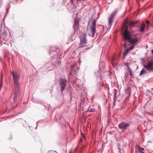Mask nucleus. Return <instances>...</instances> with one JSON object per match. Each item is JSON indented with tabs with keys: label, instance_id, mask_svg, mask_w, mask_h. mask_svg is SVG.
I'll return each mask as SVG.
<instances>
[{
	"label": "nucleus",
	"instance_id": "1",
	"mask_svg": "<svg viewBox=\"0 0 153 153\" xmlns=\"http://www.w3.org/2000/svg\"><path fill=\"white\" fill-rule=\"evenodd\" d=\"M122 35L124 41L128 40L131 44L135 45L138 42L137 37L133 38L131 36L130 33L128 30V27H126L125 30Z\"/></svg>",
	"mask_w": 153,
	"mask_h": 153
},
{
	"label": "nucleus",
	"instance_id": "2",
	"mask_svg": "<svg viewBox=\"0 0 153 153\" xmlns=\"http://www.w3.org/2000/svg\"><path fill=\"white\" fill-rule=\"evenodd\" d=\"M13 79V90L15 91L18 90L19 87V75L17 72L16 71H13L12 72Z\"/></svg>",
	"mask_w": 153,
	"mask_h": 153
},
{
	"label": "nucleus",
	"instance_id": "3",
	"mask_svg": "<svg viewBox=\"0 0 153 153\" xmlns=\"http://www.w3.org/2000/svg\"><path fill=\"white\" fill-rule=\"evenodd\" d=\"M92 20V24L91 25L90 27L91 31V33L89 34V35L92 37H94V34L96 32V20H95L90 19L88 22V24L90 23Z\"/></svg>",
	"mask_w": 153,
	"mask_h": 153
},
{
	"label": "nucleus",
	"instance_id": "4",
	"mask_svg": "<svg viewBox=\"0 0 153 153\" xmlns=\"http://www.w3.org/2000/svg\"><path fill=\"white\" fill-rule=\"evenodd\" d=\"M130 125V123L123 122L119 124L118 127L120 129L124 130H126Z\"/></svg>",
	"mask_w": 153,
	"mask_h": 153
},
{
	"label": "nucleus",
	"instance_id": "5",
	"mask_svg": "<svg viewBox=\"0 0 153 153\" xmlns=\"http://www.w3.org/2000/svg\"><path fill=\"white\" fill-rule=\"evenodd\" d=\"M66 80L65 79H61L59 80V85L61 87V91L62 94L63 91H64L66 86Z\"/></svg>",
	"mask_w": 153,
	"mask_h": 153
},
{
	"label": "nucleus",
	"instance_id": "6",
	"mask_svg": "<svg viewBox=\"0 0 153 153\" xmlns=\"http://www.w3.org/2000/svg\"><path fill=\"white\" fill-rule=\"evenodd\" d=\"M144 66L149 72L153 71V62H148V64L144 65Z\"/></svg>",
	"mask_w": 153,
	"mask_h": 153
},
{
	"label": "nucleus",
	"instance_id": "7",
	"mask_svg": "<svg viewBox=\"0 0 153 153\" xmlns=\"http://www.w3.org/2000/svg\"><path fill=\"white\" fill-rule=\"evenodd\" d=\"M80 43L81 44H85L87 43V38L86 35L85 33H83L80 36Z\"/></svg>",
	"mask_w": 153,
	"mask_h": 153
},
{
	"label": "nucleus",
	"instance_id": "8",
	"mask_svg": "<svg viewBox=\"0 0 153 153\" xmlns=\"http://www.w3.org/2000/svg\"><path fill=\"white\" fill-rule=\"evenodd\" d=\"M79 20L78 19L76 18L75 19L73 27L75 30H76L79 27Z\"/></svg>",
	"mask_w": 153,
	"mask_h": 153
},
{
	"label": "nucleus",
	"instance_id": "9",
	"mask_svg": "<svg viewBox=\"0 0 153 153\" xmlns=\"http://www.w3.org/2000/svg\"><path fill=\"white\" fill-rule=\"evenodd\" d=\"M139 21H134L129 22V26H134V25L137 24L138 22Z\"/></svg>",
	"mask_w": 153,
	"mask_h": 153
},
{
	"label": "nucleus",
	"instance_id": "10",
	"mask_svg": "<svg viewBox=\"0 0 153 153\" xmlns=\"http://www.w3.org/2000/svg\"><path fill=\"white\" fill-rule=\"evenodd\" d=\"M145 27V23H143L141 24L140 27V32H142L144 31V29Z\"/></svg>",
	"mask_w": 153,
	"mask_h": 153
},
{
	"label": "nucleus",
	"instance_id": "11",
	"mask_svg": "<svg viewBox=\"0 0 153 153\" xmlns=\"http://www.w3.org/2000/svg\"><path fill=\"white\" fill-rule=\"evenodd\" d=\"M7 32L5 30L1 35V38H2L4 39V38L7 36Z\"/></svg>",
	"mask_w": 153,
	"mask_h": 153
},
{
	"label": "nucleus",
	"instance_id": "12",
	"mask_svg": "<svg viewBox=\"0 0 153 153\" xmlns=\"http://www.w3.org/2000/svg\"><path fill=\"white\" fill-rule=\"evenodd\" d=\"M130 51L129 49H126L123 52V56L124 57L128 53V52Z\"/></svg>",
	"mask_w": 153,
	"mask_h": 153
},
{
	"label": "nucleus",
	"instance_id": "13",
	"mask_svg": "<svg viewBox=\"0 0 153 153\" xmlns=\"http://www.w3.org/2000/svg\"><path fill=\"white\" fill-rule=\"evenodd\" d=\"M146 73V71L145 70L144 68H143L141 71L139 75L141 76Z\"/></svg>",
	"mask_w": 153,
	"mask_h": 153
},
{
	"label": "nucleus",
	"instance_id": "14",
	"mask_svg": "<svg viewBox=\"0 0 153 153\" xmlns=\"http://www.w3.org/2000/svg\"><path fill=\"white\" fill-rule=\"evenodd\" d=\"M117 11L115 10L111 14V16L110 17L111 18H113L114 16L115 15V14L117 13Z\"/></svg>",
	"mask_w": 153,
	"mask_h": 153
},
{
	"label": "nucleus",
	"instance_id": "15",
	"mask_svg": "<svg viewBox=\"0 0 153 153\" xmlns=\"http://www.w3.org/2000/svg\"><path fill=\"white\" fill-rule=\"evenodd\" d=\"M112 19L113 18H111L110 17L108 18V23L109 25H111L112 22Z\"/></svg>",
	"mask_w": 153,
	"mask_h": 153
},
{
	"label": "nucleus",
	"instance_id": "16",
	"mask_svg": "<svg viewBox=\"0 0 153 153\" xmlns=\"http://www.w3.org/2000/svg\"><path fill=\"white\" fill-rule=\"evenodd\" d=\"M128 63H127V64H126V65L127 66L128 69L129 70V71L130 72V74L131 75V76H132L133 75V74H132V71H131V70L130 69V68L128 66Z\"/></svg>",
	"mask_w": 153,
	"mask_h": 153
},
{
	"label": "nucleus",
	"instance_id": "17",
	"mask_svg": "<svg viewBox=\"0 0 153 153\" xmlns=\"http://www.w3.org/2000/svg\"><path fill=\"white\" fill-rule=\"evenodd\" d=\"M138 150L139 152H141V151H143L144 150V148H141V147H140V146H138Z\"/></svg>",
	"mask_w": 153,
	"mask_h": 153
},
{
	"label": "nucleus",
	"instance_id": "18",
	"mask_svg": "<svg viewBox=\"0 0 153 153\" xmlns=\"http://www.w3.org/2000/svg\"><path fill=\"white\" fill-rule=\"evenodd\" d=\"M96 110L95 108H91L90 109H88V112H93L95 111Z\"/></svg>",
	"mask_w": 153,
	"mask_h": 153
},
{
	"label": "nucleus",
	"instance_id": "19",
	"mask_svg": "<svg viewBox=\"0 0 153 153\" xmlns=\"http://www.w3.org/2000/svg\"><path fill=\"white\" fill-rule=\"evenodd\" d=\"M134 47V45H132L130 48L128 49H129V50L131 51L132 50Z\"/></svg>",
	"mask_w": 153,
	"mask_h": 153
},
{
	"label": "nucleus",
	"instance_id": "20",
	"mask_svg": "<svg viewBox=\"0 0 153 153\" xmlns=\"http://www.w3.org/2000/svg\"><path fill=\"white\" fill-rule=\"evenodd\" d=\"M149 91L151 92L153 95V88H151Z\"/></svg>",
	"mask_w": 153,
	"mask_h": 153
},
{
	"label": "nucleus",
	"instance_id": "21",
	"mask_svg": "<svg viewBox=\"0 0 153 153\" xmlns=\"http://www.w3.org/2000/svg\"><path fill=\"white\" fill-rule=\"evenodd\" d=\"M16 97H17V95L16 94H15L14 95L13 98V100H15Z\"/></svg>",
	"mask_w": 153,
	"mask_h": 153
},
{
	"label": "nucleus",
	"instance_id": "22",
	"mask_svg": "<svg viewBox=\"0 0 153 153\" xmlns=\"http://www.w3.org/2000/svg\"><path fill=\"white\" fill-rule=\"evenodd\" d=\"M146 23L147 24V25H149L150 23V22L149 21H148V20H146Z\"/></svg>",
	"mask_w": 153,
	"mask_h": 153
},
{
	"label": "nucleus",
	"instance_id": "23",
	"mask_svg": "<svg viewBox=\"0 0 153 153\" xmlns=\"http://www.w3.org/2000/svg\"><path fill=\"white\" fill-rule=\"evenodd\" d=\"M124 47V48H126V45L125 43H124V45H123Z\"/></svg>",
	"mask_w": 153,
	"mask_h": 153
},
{
	"label": "nucleus",
	"instance_id": "24",
	"mask_svg": "<svg viewBox=\"0 0 153 153\" xmlns=\"http://www.w3.org/2000/svg\"><path fill=\"white\" fill-rule=\"evenodd\" d=\"M82 137H83V138L84 139H85V135L84 134H83L82 135Z\"/></svg>",
	"mask_w": 153,
	"mask_h": 153
},
{
	"label": "nucleus",
	"instance_id": "25",
	"mask_svg": "<svg viewBox=\"0 0 153 153\" xmlns=\"http://www.w3.org/2000/svg\"><path fill=\"white\" fill-rule=\"evenodd\" d=\"M2 83H1V85H0V87H2Z\"/></svg>",
	"mask_w": 153,
	"mask_h": 153
},
{
	"label": "nucleus",
	"instance_id": "26",
	"mask_svg": "<svg viewBox=\"0 0 153 153\" xmlns=\"http://www.w3.org/2000/svg\"><path fill=\"white\" fill-rule=\"evenodd\" d=\"M71 2L72 3H73V0H71Z\"/></svg>",
	"mask_w": 153,
	"mask_h": 153
},
{
	"label": "nucleus",
	"instance_id": "27",
	"mask_svg": "<svg viewBox=\"0 0 153 153\" xmlns=\"http://www.w3.org/2000/svg\"><path fill=\"white\" fill-rule=\"evenodd\" d=\"M152 53H153V50H152Z\"/></svg>",
	"mask_w": 153,
	"mask_h": 153
},
{
	"label": "nucleus",
	"instance_id": "28",
	"mask_svg": "<svg viewBox=\"0 0 153 153\" xmlns=\"http://www.w3.org/2000/svg\"><path fill=\"white\" fill-rule=\"evenodd\" d=\"M126 25H125L124 26H123V28H124L125 27V26Z\"/></svg>",
	"mask_w": 153,
	"mask_h": 153
},
{
	"label": "nucleus",
	"instance_id": "29",
	"mask_svg": "<svg viewBox=\"0 0 153 153\" xmlns=\"http://www.w3.org/2000/svg\"><path fill=\"white\" fill-rule=\"evenodd\" d=\"M114 59H114V58L113 59V61H114Z\"/></svg>",
	"mask_w": 153,
	"mask_h": 153
},
{
	"label": "nucleus",
	"instance_id": "30",
	"mask_svg": "<svg viewBox=\"0 0 153 153\" xmlns=\"http://www.w3.org/2000/svg\"><path fill=\"white\" fill-rule=\"evenodd\" d=\"M144 153V152H142V153Z\"/></svg>",
	"mask_w": 153,
	"mask_h": 153
},
{
	"label": "nucleus",
	"instance_id": "31",
	"mask_svg": "<svg viewBox=\"0 0 153 153\" xmlns=\"http://www.w3.org/2000/svg\"><path fill=\"white\" fill-rule=\"evenodd\" d=\"M116 96V94L115 95V97Z\"/></svg>",
	"mask_w": 153,
	"mask_h": 153
},
{
	"label": "nucleus",
	"instance_id": "32",
	"mask_svg": "<svg viewBox=\"0 0 153 153\" xmlns=\"http://www.w3.org/2000/svg\"><path fill=\"white\" fill-rule=\"evenodd\" d=\"M81 140H82V138H81Z\"/></svg>",
	"mask_w": 153,
	"mask_h": 153
},
{
	"label": "nucleus",
	"instance_id": "33",
	"mask_svg": "<svg viewBox=\"0 0 153 153\" xmlns=\"http://www.w3.org/2000/svg\"><path fill=\"white\" fill-rule=\"evenodd\" d=\"M69 153H71V152H70Z\"/></svg>",
	"mask_w": 153,
	"mask_h": 153
}]
</instances>
